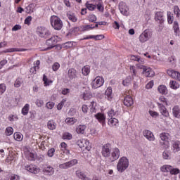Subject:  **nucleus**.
Segmentation results:
<instances>
[{"instance_id": "43", "label": "nucleus", "mask_w": 180, "mask_h": 180, "mask_svg": "<svg viewBox=\"0 0 180 180\" xmlns=\"http://www.w3.org/2000/svg\"><path fill=\"white\" fill-rule=\"evenodd\" d=\"M169 172H170L171 175H178V174H179V172H180V170H179V169H178V168H174V167L172 166Z\"/></svg>"}, {"instance_id": "47", "label": "nucleus", "mask_w": 180, "mask_h": 180, "mask_svg": "<svg viewBox=\"0 0 180 180\" xmlns=\"http://www.w3.org/2000/svg\"><path fill=\"white\" fill-rule=\"evenodd\" d=\"M174 13L176 15V18H180V10L178 6H174Z\"/></svg>"}, {"instance_id": "29", "label": "nucleus", "mask_w": 180, "mask_h": 180, "mask_svg": "<svg viewBox=\"0 0 180 180\" xmlns=\"http://www.w3.org/2000/svg\"><path fill=\"white\" fill-rule=\"evenodd\" d=\"M158 90L160 94H162V95H167V94H168V89H167V86L164 85L159 86Z\"/></svg>"}, {"instance_id": "64", "label": "nucleus", "mask_w": 180, "mask_h": 180, "mask_svg": "<svg viewBox=\"0 0 180 180\" xmlns=\"http://www.w3.org/2000/svg\"><path fill=\"white\" fill-rule=\"evenodd\" d=\"M10 180H20V176L15 174H12L10 177Z\"/></svg>"}, {"instance_id": "20", "label": "nucleus", "mask_w": 180, "mask_h": 180, "mask_svg": "<svg viewBox=\"0 0 180 180\" xmlns=\"http://www.w3.org/2000/svg\"><path fill=\"white\" fill-rule=\"evenodd\" d=\"M42 172H44L45 175H53L54 174V168L51 166L44 167Z\"/></svg>"}, {"instance_id": "51", "label": "nucleus", "mask_w": 180, "mask_h": 180, "mask_svg": "<svg viewBox=\"0 0 180 180\" xmlns=\"http://www.w3.org/2000/svg\"><path fill=\"white\" fill-rule=\"evenodd\" d=\"M26 13H33V4H30L25 8Z\"/></svg>"}, {"instance_id": "46", "label": "nucleus", "mask_w": 180, "mask_h": 180, "mask_svg": "<svg viewBox=\"0 0 180 180\" xmlns=\"http://www.w3.org/2000/svg\"><path fill=\"white\" fill-rule=\"evenodd\" d=\"M88 20L89 22H93L94 23H96L97 20L96 15L94 14H90L88 17Z\"/></svg>"}, {"instance_id": "63", "label": "nucleus", "mask_w": 180, "mask_h": 180, "mask_svg": "<svg viewBox=\"0 0 180 180\" xmlns=\"http://www.w3.org/2000/svg\"><path fill=\"white\" fill-rule=\"evenodd\" d=\"M46 107L47 108V109H53L54 108V103L49 101L46 103Z\"/></svg>"}, {"instance_id": "9", "label": "nucleus", "mask_w": 180, "mask_h": 180, "mask_svg": "<svg viewBox=\"0 0 180 180\" xmlns=\"http://www.w3.org/2000/svg\"><path fill=\"white\" fill-rule=\"evenodd\" d=\"M46 46H48V47L44 50H51V49L56 47V45L57 44V37L53 36L50 39H47L46 41Z\"/></svg>"}, {"instance_id": "23", "label": "nucleus", "mask_w": 180, "mask_h": 180, "mask_svg": "<svg viewBox=\"0 0 180 180\" xmlns=\"http://www.w3.org/2000/svg\"><path fill=\"white\" fill-rule=\"evenodd\" d=\"M172 115L176 119H180V108L178 105H174L172 108Z\"/></svg>"}, {"instance_id": "38", "label": "nucleus", "mask_w": 180, "mask_h": 180, "mask_svg": "<svg viewBox=\"0 0 180 180\" xmlns=\"http://www.w3.org/2000/svg\"><path fill=\"white\" fill-rule=\"evenodd\" d=\"M26 158L28 161H34L36 158L34 157V154L33 153L28 152L26 154Z\"/></svg>"}, {"instance_id": "41", "label": "nucleus", "mask_w": 180, "mask_h": 180, "mask_svg": "<svg viewBox=\"0 0 180 180\" xmlns=\"http://www.w3.org/2000/svg\"><path fill=\"white\" fill-rule=\"evenodd\" d=\"M119 123V120L116 118H111L108 121V124L110 126H116Z\"/></svg>"}, {"instance_id": "58", "label": "nucleus", "mask_w": 180, "mask_h": 180, "mask_svg": "<svg viewBox=\"0 0 180 180\" xmlns=\"http://www.w3.org/2000/svg\"><path fill=\"white\" fill-rule=\"evenodd\" d=\"M58 68H60V63L57 62L54 63L53 65H52L53 71H57Z\"/></svg>"}, {"instance_id": "25", "label": "nucleus", "mask_w": 180, "mask_h": 180, "mask_svg": "<svg viewBox=\"0 0 180 180\" xmlns=\"http://www.w3.org/2000/svg\"><path fill=\"white\" fill-rule=\"evenodd\" d=\"M131 60L132 61H137L138 63H139L138 64H140L141 65H143V64H144V59L140 58V56L132 55L131 56Z\"/></svg>"}, {"instance_id": "13", "label": "nucleus", "mask_w": 180, "mask_h": 180, "mask_svg": "<svg viewBox=\"0 0 180 180\" xmlns=\"http://www.w3.org/2000/svg\"><path fill=\"white\" fill-rule=\"evenodd\" d=\"M25 169L28 171V172H31V174H39V172H40V168L33 165H26Z\"/></svg>"}, {"instance_id": "27", "label": "nucleus", "mask_w": 180, "mask_h": 180, "mask_svg": "<svg viewBox=\"0 0 180 180\" xmlns=\"http://www.w3.org/2000/svg\"><path fill=\"white\" fill-rule=\"evenodd\" d=\"M160 138L161 139L162 141H169L168 140L171 139V135H169L168 133L164 132L160 134Z\"/></svg>"}, {"instance_id": "44", "label": "nucleus", "mask_w": 180, "mask_h": 180, "mask_svg": "<svg viewBox=\"0 0 180 180\" xmlns=\"http://www.w3.org/2000/svg\"><path fill=\"white\" fill-rule=\"evenodd\" d=\"M5 133L6 136H12V134H13V128H12V127H8L6 129Z\"/></svg>"}, {"instance_id": "24", "label": "nucleus", "mask_w": 180, "mask_h": 180, "mask_svg": "<svg viewBox=\"0 0 180 180\" xmlns=\"http://www.w3.org/2000/svg\"><path fill=\"white\" fill-rule=\"evenodd\" d=\"M76 175L77 176H78V178H79L82 180H91L89 177L86 176V175H85L84 172L79 170L76 171Z\"/></svg>"}, {"instance_id": "15", "label": "nucleus", "mask_w": 180, "mask_h": 180, "mask_svg": "<svg viewBox=\"0 0 180 180\" xmlns=\"http://www.w3.org/2000/svg\"><path fill=\"white\" fill-rule=\"evenodd\" d=\"M167 73L169 77H172V78H174V79H177L178 81H180V73L178 71H175L174 70H168Z\"/></svg>"}, {"instance_id": "19", "label": "nucleus", "mask_w": 180, "mask_h": 180, "mask_svg": "<svg viewBox=\"0 0 180 180\" xmlns=\"http://www.w3.org/2000/svg\"><path fill=\"white\" fill-rule=\"evenodd\" d=\"M105 98L109 102H112V99H113V95L112 94V87H108L105 92Z\"/></svg>"}, {"instance_id": "5", "label": "nucleus", "mask_w": 180, "mask_h": 180, "mask_svg": "<svg viewBox=\"0 0 180 180\" xmlns=\"http://www.w3.org/2000/svg\"><path fill=\"white\" fill-rule=\"evenodd\" d=\"M37 33L39 37L44 39H47L51 34V32L44 27H39L37 29Z\"/></svg>"}, {"instance_id": "45", "label": "nucleus", "mask_w": 180, "mask_h": 180, "mask_svg": "<svg viewBox=\"0 0 180 180\" xmlns=\"http://www.w3.org/2000/svg\"><path fill=\"white\" fill-rule=\"evenodd\" d=\"M162 157L165 160H168L169 159V157H171V152L169 150H165L162 153Z\"/></svg>"}, {"instance_id": "16", "label": "nucleus", "mask_w": 180, "mask_h": 180, "mask_svg": "<svg viewBox=\"0 0 180 180\" xmlns=\"http://www.w3.org/2000/svg\"><path fill=\"white\" fill-rule=\"evenodd\" d=\"M94 116L96 119L98 120V122H99V123H101L103 126H105V124H106V117L105 116L104 114L98 112Z\"/></svg>"}, {"instance_id": "31", "label": "nucleus", "mask_w": 180, "mask_h": 180, "mask_svg": "<svg viewBox=\"0 0 180 180\" xmlns=\"http://www.w3.org/2000/svg\"><path fill=\"white\" fill-rule=\"evenodd\" d=\"M173 29L174 32L175 36H178L179 34V24L178 23V21H174L173 23Z\"/></svg>"}, {"instance_id": "54", "label": "nucleus", "mask_w": 180, "mask_h": 180, "mask_svg": "<svg viewBox=\"0 0 180 180\" xmlns=\"http://www.w3.org/2000/svg\"><path fill=\"white\" fill-rule=\"evenodd\" d=\"M159 101H160V102H162V105H168V101L167 100V98H165V97H164V96H160V98H159Z\"/></svg>"}, {"instance_id": "37", "label": "nucleus", "mask_w": 180, "mask_h": 180, "mask_svg": "<svg viewBox=\"0 0 180 180\" xmlns=\"http://www.w3.org/2000/svg\"><path fill=\"white\" fill-rule=\"evenodd\" d=\"M169 86L172 89H178L179 88V84L176 82V81H170Z\"/></svg>"}, {"instance_id": "48", "label": "nucleus", "mask_w": 180, "mask_h": 180, "mask_svg": "<svg viewBox=\"0 0 180 180\" xmlns=\"http://www.w3.org/2000/svg\"><path fill=\"white\" fill-rule=\"evenodd\" d=\"M63 139L64 140H71V139H72V135L68 132H65L63 135Z\"/></svg>"}, {"instance_id": "7", "label": "nucleus", "mask_w": 180, "mask_h": 180, "mask_svg": "<svg viewBox=\"0 0 180 180\" xmlns=\"http://www.w3.org/2000/svg\"><path fill=\"white\" fill-rule=\"evenodd\" d=\"M105 83V80L103 77L99 76L96 77L91 82V86L94 89H98V88H101Z\"/></svg>"}, {"instance_id": "1", "label": "nucleus", "mask_w": 180, "mask_h": 180, "mask_svg": "<svg viewBox=\"0 0 180 180\" xmlns=\"http://www.w3.org/2000/svg\"><path fill=\"white\" fill-rule=\"evenodd\" d=\"M129 70L132 75L134 88V89H137V88H139V85L140 84V82H141V80L140 79V77L137 75V70H136V66L134 65L130 66Z\"/></svg>"}, {"instance_id": "42", "label": "nucleus", "mask_w": 180, "mask_h": 180, "mask_svg": "<svg viewBox=\"0 0 180 180\" xmlns=\"http://www.w3.org/2000/svg\"><path fill=\"white\" fill-rule=\"evenodd\" d=\"M13 137L16 141H22V140H23V136H22V134L15 133Z\"/></svg>"}, {"instance_id": "39", "label": "nucleus", "mask_w": 180, "mask_h": 180, "mask_svg": "<svg viewBox=\"0 0 180 180\" xmlns=\"http://www.w3.org/2000/svg\"><path fill=\"white\" fill-rule=\"evenodd\" d=\"M22 84H23V79L18 77L14 83V86L15 88H19Z\"/></svg>"}, {"instance_id": "49", "label": "nucleus", "mask_w": 180, "mask_h": 180, "mask_svg": "<svg viewBox=\"0 0 180 180\" xmlns=\"http://www.w3.org/2000/svg\"><path fill=\"white\" fill-rule=\"evenodd\" d=\"M82 72L83 75H88V74H89V72H90L89 67H88V66H84V67L82 69Z\"/></svg>"}, {"instance_id": "11", "label": "nucleus", "mask_w": 180, "mask_h": 180, "mask_svg": "<svg viewBox=\"0 0 180 180\" xmlns=\"http://www.w3.org/2000/svg\"><path fill=\"white\" fill-rule=\"evenodd\" d=\"M120 157V150H119V148H115L112 149V151L111 153V157L110 158V161H111V162H113L116 161V160H119Z\"/></svg>"}, {"instance_id": "17", "label": "nucleus", "mask_w": 180, "mask_h": 180, "mask_svg": "<svg viewBox=\"0 0 180 180\" xmlns=\"http://www.w3.org/2000/svg\"><path fill=\"white\" fill-rule=\"evenodd\" d=\"M164 105L165 104H162L161 103H158V106L160 113L163 116H165L166 117H167V116H169V113L168 112V111L167 110V108H165V106Z\"/></svg>"}, {"instance_id": "8", "label": "nucleus", "mask_w": 180, "mask_h": 180, "mask_svg": "<svg viewBox=\"0 0 180 180\" xmlns=\"http://www.w3.org/2000/svg\"><path fill=\"white\" fill-rule=\"evenodd\" d=\"M112 149L110 148V144L107 143L103 146L102 150H101V154L103 157L105 158H108V157H110L111 151Z\"/></svg>"}, {"instance_id": "55", "label": "nucleus", "mask_w": 180, "mask_h": 180, "mask_svg": "<svg viewBox=\"0 0 180 180\" xmlns=\"http://www.w3.org/2000/svg\"><path fill=\"white\" fill-rule=\"evenodd\" d=\"M54 153H56V149H54V148H51L48 150L47 155L49 157H53L54 155Z\"/></svg>"}, {"instance_id": "56", "label": "nucleus", "mask_w": 180, "mask_h": 180, "mask_svg": "<svg viewBox=\"0 0 180 180\" xmlns=\"http://www.w3.org/2000/svg\"><path fill=\"white\" fill-rule=\"evenodd\" d=\"M160 145L162 146L163 148H165V150L169 148V141L160 142Z\"/></svg>"}, {"instance_id": "2", "label": "nucleus", "mask_w": 180, "mask_h": 180, "mask_svg": "<svg viewBox=\"0 0 180 180\" xmlns=\"http://www.w3.org/2000/svg\"><path fill=\"white\" fill-rule=\"evenodd\" d=\"M50 20L51 25L55 30H61L63 29V21L60 18L56 15H52Z\"/></svg>"}, {"instance_id": "10", "label": "nucleus", "mask_w": 180, "mask_h": 180, "mask_svg": "<svg viewBox=\"0 0 180 180\" xmlns=\"http://www.w3.org/2000/svg\"><path fill=\"white\" fill-rule=\"evenodd\" d=\"M77 164H78V160L74 159L68 162L60 164L59 168H60V169H68V168H71V167H74V165H77Z\"/></svg>"}, {"instance_id": "59", "label": "nucleus", "mask_w": 180, "mask_h": 180, "mask_svg": "<svg viewBox=\"0 0 180 180\" xmlns=\"http://www.w3.org/2000/svg\"><path fill=\"white\" fill-rule=\"evenodd\" d=\"M65 48V49H70V47H72L74 46V42L73 41H68L64 44Z\"/></svg>"}, {"instance_id": "57", "label": "nucleus", "mask_w": 180, "mask_h": 180, "mask_svg": "<svg viewBox=\"0 0 180 180\" xmlns=\"http://www.w3.org/2000/svg\"><path fill=\"white\" fill-rule=\"evenodd\" d=\"M84 146L83 148H86V150H88L89 151V141L85 139H83Z\"/></svg>"}, {"instance_id": "50", "label": "nucleus", "mask_w": 180, "mask_h": 180, "mask_svg": "<svg viewBox=\"0 0 180 180\" xmlns=\"http://www.w3.org/2000/svg\"><path fill=\"white\" fill-rule=\"evenodd\" d=\"M167 22L169 25H172L174 22V16L171 15L169 12H167Z\"/></svg>"}, {"instance_id": "26", "label": "nucleus", "mask_w": 180, "mask_h": 180, "mask_svg": "<svg viewBox=\"0 0 180 180\" xmlns=\"http://www.w3.org/2000/svg\"><path fill=\"white\" fill-rule=\"evenodd\" d=\"M65 122L69 126H72V124H75V123H77V122H78V120H77L75 117H68L65 119Z\"/></svg>"}, {"instance_id": "60", "label": "nucleus", "mask_w": 180, "mask_h": 180, "mask_svg": "<svg viewBox=\"0 0 180 180\" xmlns=\"http://www.w3.org/2000/svg\"><path fill=\"white\" fill-rule=\"evenodd\" d=\"M94 40H102L105 39V36H103V34L94 35Z\"/></svg>"}, {"instance_id": "62", "label": "nucleus", "mask_w": 180, "mask_h": 180, "mask_svg": "<svg viewBox=\"0 0 180 180\" xmlns=\"http://www.w3.org/2000/svg\"><path fill=\"white\" fill-rule=\"evenodd\" d=\"M8 120L10 122H15V120H18V116L11 115L8 116Z\"/></svg>"}, {"instance_id": "61", "label": "nucleus", "mask_w": 180, "mask_h": 180, "mask_svg": "<svg viewBox=\"0 0 180 180\" xmlns=\"http://www.w3.org/2000/svg\"><path fill=\"white\" fill-rule=\"evenodd\" d=\"M6 91V85L5 84H0V92L4 94Z\"/></svg>"}, {"instance_id": "6", "label": "nucleus", "mask_w": 180, "mask_h": 180, "mask_svg": "<svg viewBox=\"0 0 180 180\" xmlns=\"http://www.w3.org/2000/svg\"><path fill=\"white\" fill-rule=\"evenodd\" d=\"M151 36H153V34L151 33V30H146L139 36V41H141V43H146V41H148V40H150V39H151Z\"/></svg>"}, {"instance_id": "21", "label": "nucleus", "mask_w": 180, "mask_h": 180, "mask_svg": "<svg viewBox=\"0 0 180 180\" xmlns=\"http://www.w3.org/2000/svg\"><path fill=\"white\" fill-rule=\"evenodd\" d=\"M134 103L133 98L131 96H127L124 99V105L127 106V108L131 106Z\"/></svg>"}, {"instance_id": "14", "label": "nucleus", "mask_w": 180, "mask_h": 180, "mask_svg": "<svg viewBox=\"0 0 180 180\" xmlns=\"http://www.w3.org/2000/svg\"><path fill=\"white\" fill-rule=\"evenodd\" d=\"M172 150L175 154L179 153L180 151V141H172Z\"/></svg>"}, {"instance_id": "3", "label": "nucleus", "mask_w": 180, "mask_h": 180, "mask_svg": "<svg viewBox=\"0 0 180 180\" xmlns=\"http://www.w3.org/2000/svg\"><path fill=\"white\" fill-rule=\"evenodd\" d=\"M129 167V159L126 157H122L120 159L117 169L119 172H123Z\"/></svg>"}, {"instance_id": "35", "label": "nucleus", "mask_w": 180, "mask_h": 180, "mask_svg": "<svg viewBox=\"0 0 180 180\" xmlns=\"http://www.w3.org/2000/svg\"><path fill=\"white\" fill-rule=\"evenodd\" d=\"M60 147H61V150L62 151H63V153L65 154H67V155H68V154H70V150L67 149V143H60Z\"/></svg>"}, {"instance_id": "28", "label": "nucleus", "mask_w": 180, "mask_h": 180, "mask_svg": "<svg viewBox=\"0 0 180 180\" xmlns=\"http://www.w3.org/2000/svg\"><path fill=\"white\" fill-rule=\"evenodd\" d=\"M67 16H68L69 20H71V22H77V20H78V18H77V16L72 12L69 11L67 13Z\"/></svg>"}, {"instance_id": "22", "label": "nucleus", "mask_w": 180, "mask_h": 180, "mask_svg": "<svg viewBox=\"0 0 180 180\" xmlns=\"http://www.w3.org/2000/svg\"><path fill=\"white\" fill-rule=\"evenodd\" d=\"M68 77L70 79H75L77 78V70L75 68H70L68 71Z\"/></svg>"}, {"instance_id": "53", "label": "nucleus", "mask_w": 180, "mask_h": 180, "mask_svg": "<svg viewBox=\"0 0 180 180\" xmlns=\"http://www.w3.org/2000/svg\"><path fill=\"white\" fill-rule=\"evenodd\" d=\"M35 104L37 105V106H38V108H41V106L44 105V101L41 99H37L35 101Z\"/></svg>"}, {"instance_id": "12", "label": "nucleus", "mask_w": 180, "mask_h": 180, "mask_svg": "<svg viewBox=\"0 0 180 180\" xmlns=\"http://www.w3.org/2000/svg\"><path fill=\"white\" fill-rule=\"evenodd\" d=\"M119 9L122 15L124 16H129V7L123 2L120 3Z\"/></svg>"}, {"instance_id": "18", "label": "nucleus", "mask_w": 180, "mask_h": 180, "mask_svg": "<svg viewBox=\"0 0 180 180\" xmlns=\"http://www.w3.org/2000/svg\"><path fill=\"white\" fill-rule=\"evenodd\" d=\"M143 136L149 141H154V140H155V137H154V134H153V132H151V131L150 130L143 131Z\"/></svg>"}, {"instance_id": "36", "label": "nucleus", "mask_w": 180, "mask_h": 180, "mask_svg": "<svg viewBox=\"0 0 180 180\" xmlns=\"http://www.w3.org/2000/svg\"><path fill=\"white\" fill-rule=\"evenodd\" d=\"M131 81H133V77H131V76H128L124 80H123L122 84L124 86H128Z\"/></svg>"}, {"instance_id": "4", "label": "nucleus", "mask_w": 180, "mask_h": 180, "mask_svg": "<svg viewBox=\"0 0 180 180\" xmlns=\"http://www.w3.org/2000/svg\"><path fill=\"white\" fill-rule=\"evenodd\" d=\"M137 68L139 70H143V74H144L145 77L151 78V77H154L155 73L154 72L153 70L150 68L145 66L143 65L136 64Z\"/></svg>"}, {"instance_id": "33", "label": "nucleus", "mask_w": 180, "mask_h": 180, "mask_svg": "<svg viewBox=\"0 0 180 180\" xmlns=\"http://www.w3.org/2000/svg\"><path fill=\"white\" fill-rule=\"evenodd\" d=\"M30 105L29 104H25V106L22 108L21 113L23 116H27V113H29V109Z\"/></svg>"}, {"instance_id": "40", "label": "nucleus", "mask_w": 180, "mask_h": 180, "mask_svg": "<svg viewBox=\"0 0 180 180\" xmlns=\"http://www.w3.org/2000/svg\"><path fill=\"white\" fill-rule=\"evenodd\" d=\"M163 16L162 12H157L155 14V19L156 20H160V22H162L163 20Z\"/></svg>"}, {"instance_id": "32", "label": "nucleus", "mask_w": 180, "mask_h": 180, "mask_svg": "<svg viewBox=\"0 0 180 180\" xmlns=\"http://www.w3.org/2000/svg\"><path fill=\"white\" fill-rule=\"evenodd\" d=\"M47 126L49 130H56V128L57 127V124H56L53 120H49L48 122Z\"/></svg>"}, {"instance_id": "34", "label": "nucleus", "mask_w": 180, "mask_h": 180, "mask_svg": "<svg viewBox=\"0 0 180 180\" xmlns=\"http://www.w3.org/2000/svg\"><path fill=\"white\" fill-rule=\"evenodd\" d=\"M172 166L168 165H165L160 167L162 172H170Z\"/></svg>"}, {"instance_id": "30", "label": "nucleus", "mask_w": 180, "mask_h": 180, "mask_svg": "<svg viewBox=\"0 0 180 180\" xmlns=\"http://www.w3.org/2000/svg\"><path fill=\"white\" fill-rule=\"evenodd\" d=\"M86 129V126L80 124L77 127L76 131L78 134H84Z\"/></svg>"}, {"instance_id": "52", "label": "nucleus", "mask_w": 180, "mask_h": 180, "mask_svg": "<svg viewBox=\"0 0 180 180\" xmlns=\"http://www.w3.org/2000/svg\"><path fill=\"white\" fill-rule=\"evenodd\" d=\"M85 6L87 8V9H89V11H95V8H96L95 5L89 4L88 1L86 3Z\"/></svg>"}]
</instances>
